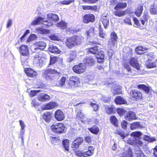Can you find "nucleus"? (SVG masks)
Segmentation results:
<instances>
[{"instance_id":"obj_36","label":"nucleus","mask_w":157,"mask_h":157,"mask_svg":"<svg viewBox=\"0 0 157 157\" xmlns=\"http://www.w3.org/2000/svg\"><path fill=\"white\" fill-rule=\"evenodd\" d=\"M147 50V48H143L140 46L136 47L135 49L136 51L138 54L140 55L143 54L145 52V51Z\"/></svg>"},{"instance_id":"obj_8","label":"nucleus","mask_w":157,"mask_h":157,"mask_svg":"<svg viewBox=\"0 0 157 157\" xmlns=\"http://www.w3.org/2000/svg\"><path fill=\"white\" fill-rule=\"evenodd\" d=\"M129 94L131 99L134 101L139 100L142 98V93L139 90H136L130 91Z\"/></svg>"},{"instance_id":"obj_4","label":"nucleus","mask_w":157,"mask_h":157,"mask_svg":"<svg viewBox=\"0 0 157 157\" xmlns=\"http://www.w3.org/2000/svg\"><path fill=\"white\" fill-rule=\"evenodd\" d=\"M20 54H21V59L23 65L28 63L27 59L29 57V48L26 45H22L19 48Z\"/></svg>"},{"instance_id":"obj_45","label":"nucleus","mask_w":157,"mask_h":157,"mask_svg":"<svg viewBox=\"0 0 157 157\" xmlns=\"http://www.w3.org/2000/svg\"><path fill=\"white\" fill-rule=\"evenodd\" d=\"M144 140L149 142H152L155 140V138L153 137H150L147 136L145 135L144 137Z\"/></svg>"},{"instance_id":"obj_43","label":"nucleus","mask_w":157,"mask_h":157,"mask_svg":"<svg viewBox=\"0 0 157 157\" xmlns=\"http://www.w3.org/2000/svg\"><path fill=\"white\" fill-rule=\"evenodd\" d=\"M98 46H95L93 47L90 48L88 49V52L89 53H91L93 54H95L98 52Z\"/></svg>"},{"instance_id":"obj_3","label":"nucleus","mask_w":157,"mask_h":157,"mask_svg":"<svg viewBox=\"0 0 157 157\" xmlns=\"http://www.w3.org/2000/svg\"><path fill=\"white\" fill-rule=\"evenodd\" d=\"M83 39V37L81 36H75L66 39V45L69 48L71 49L75 46L80 44Z\"/></svg>"},{"instance_id":"obj_33","label":"nucleus","mask_w":157,"mask_h":157,"mask_svg":"<svg viewBox=\"0 0 157 157\" xmlns=\"http://www.w3.org/2000/svg\"><path fill=\"white\" fill-rule=\"evenodd\" d=\"M142 127V126L140 124L139 122H133L130 125V128L132 130L136 128H141Z\"/></svg>"},{"instance_id":"obj_18","label":"nucleus","mask_w":157,"mask_h":157,"mask_svg":"<svg viewBox=\"0 0 157 157\" xmlns=\"http://www.w3.org/2000/svg\"><path fill=\"white\" fill-rule=\"evenodd\" d=\"M125 118L126 120L130 121L136 119L135 113L131 111L127 113Z\"/></svg>"},{"instance_id":"obj_23","label":"nucleus","mask_w":157,"mask_h":157,"mask_svg":"<svg viewBox=\"0 0 157 157\" xmlns=\"http://www.w3.org/2000/svg\"><path fill=\"white\" fill-rule=\"evenodd\" d=\"M130 64L136 70H139L140 69L139 64L136 58H132L130 61Z\"/></svg>"},{"instance_id":"obj_41","label":"nucleus","mask_w":157,"mask_h":157,"mask_svg":"<svg viewBox=\"0 0 157 157\" xmlns=\"http://www.w3.org/2000/svg\"><path fill=\"white\" fill-rule=\"evenodd\" d=\"M57 26L63 29H65L67 28V24L64 21H62L57 24Z\"/></svg>"},{"instance_id":"obj_39","label":"nucleus","mask_w":157,"mask_h":157,"mask_svg":"<svg viewBox=\"0 0 157 157\" xmlns=\"http://www.w3.org/2000/svg\"><path fill=\"white\" fill-rule=\"evenodd\" d=\"M62 143L65 150L67 151H68L69 147V140L67 139L64 140L62 141Z\"/></svg>"},{"instance_id":"obj_29","label":"nucleus","mask_w":157,"mask_h":157,"mask_svg":"<svg viewBox=\"0 0 157 157\" xmlns=\"http://www.w3.org/2000/svg\"><path fill=\"white\" fill-rule=\"evenodd\" d=\"M121 157H132V152L131 149L129 147L127 151L121 154Z\"/></svg>"},{"instance_id":"obj_17","label":"nucleus","mask_w":157,"mask_h":157,"mask_svg":"<svg viewBox=\"0 0 157 157\" xmlns=\"http://www.w3.org/2000/svg\"><path fill=\"white\" fill-rule=\"evenodd\" d=\"M95 60L91 57H86L83 60V63L86 66H92L94 64Z\"/></svg>"},{"instance_id":"obj_56","label":"nucleus","mask_w":157,"mask_h":157,"mask_svg":"<svg viewBox=\"0 0 157 157\" xmlns=\"http://www.w3.org/2000/svg\"><path fill=\"white\" fill-rule=\"evenodd\" d=\"M12 21L10 19H9L6 23V27L7 28H8L11 27L12 25Z\"/></svg>"},{"instance_id":"obj_9","label":"nucleus","mask_w":157,"mask_h":157,"mask_svg":"<svg viewBox=\"0 0 157 157\" xmlns=\"http://www.w3.org/2000/svg\"><path fill=\"white\" fill-rule=\"evenodd\" d=\"M86 33L88 39L93 38L95 35L94 33V28L93 27H90L87 31ZM89 43L91 44H97V41L96 40H94V38H93L91 40L89 39Z\"/></svg>"},{"instance_id":"obj_48","label":"nucleus","mask_w":157,"mask_h":157,"mask_svg":"<svg viewBox=\"0 0 157 157\" xmlns=\"http://www.w3.org/2000/svg\"><path fill=\"white\" fill-rule=\"evenodd\" d=\"M37 30L39 33L42 34H47L48 33V31L41 28H38Z\"/></svg>"},{"instance_id":"obj_16","label":"nucleus","mask_w":157,"mask_h":157,"mask_svg":"<svg viewBox=\"0 0 157 157\" xmlns=\"http://www.w3.org/2000/svg\"><path fill=\"white\" fill-rule=\"evenodd\" d=\"M83 141L82 138L79 137L76 139L72 143L71 147L73 148H77Z\"/></svg>"},{"instance_id":"obj_6","label":"nucleus","mask_w":157,"mask_h":157,"mask_svg":"<svg viewBox=\"0 0 157 157\" xmlns=\"http://www.w3.org/2000/svg\"><path fill=\"white\" fill-rule=\"evenodd\" d=\"M44 18L41 17H38L36 19L34 20L31 23L32 25H36L38 24L40 22H42V24L44 25V27L48 28L53 25L52 22H49L48 21H44Z\"/></svg>"},{"instance_id":"obj_58","label":"nucleus","mask_w":157,"mask_h":157,"mask_svg":"<svg viewBox=\"0 0 157 157\" xmlns=\"http://www.w3.org/2000/svg\"><path fill=\"white\" fill-rule=\"evenodd\" d=\"M36 37V36L34 34H31L28 38V40L29 41H31L35 40Z\"/></svg>"},{"instance_id":"obj_35","label":"nucleus","mask_w":157,"mask_h":157,"mask_svg":"<svg viewBox=\"0 0 157 157\" xmlns=\"http://www.w3.org/2000/svg\"><path fill=\"white\" fill-rule=\"evenodd\" d=\"M66 78L65 77H62L60 80H59L58 82L57 83V86L59 87H63L64 86V87H66Z\"/></svg>"},{"instance_id":"obj_59","label":"nucleus","mask_w":157,"mask_h":157,"mask_svg":"<svg viewBox=\"0 0 157 157\" xmlns=\"http://www.w3.org/2000/svg\"><path fill=\"white\" fill-rule=\"evenodd\" d=\"M115 112V110L113 108H109L108 109L107 111V114H112Z\"/></svg>"},{"instance_id":"obj_21","label":"nucleus","mask_w":157,"mask_h":157,"mask_svg":"<svg viewBox=\"0 0 157 157\" xmlns=\"http://www.w3.org/2000/svg\"><path fill=\"white\" fill-rule=\"evenodd\" d=\"M121 86L118 85H113V86L112 91L114 95L118 94H120L121 92Z\"/></svg>"},{"instance_id":"obj_61","label":"nucleus","mask_w":157,"mask_h":157,"mask_svg":"<svg viewBox=\"0 0 157 157\" xmlns=\"http://www.w3.org/2000/svg\"><path fill=\"white\" fill-rule=\"evenodd\" d=\"M19 122L20 125L21 127V129H25V128L26 126L23 121L21 120H20L19 121Z\"/></svg>"},{"instance_id":"obj_34","label":"nucleus","mask_w":157,"mask_h":157,"mask_svg":"<svg viewBox=\"0 0 157 157\" xmlns=\"http://www.w3.org/2000/svg\"><path fill=\"white\" fill-rule=\"evenodd\" d=\"M76 54V51H71L70 53V57L67 59V61L69 62L73 61L75 58Z\"/></svg>"},{"instance_id":"obj_10","label":"nucleus","mask_w":157,"mask_h":157,"mask_svg":"<svg viewBox=\"0 0 157 157\" xmlns=\"http://www.w3.org/2000/svg\"><path fill=\"white\" fill-rule=\"evenodd\" d=\"M127 143L128 144L136 146L137 147L141 146L143 144L142 142L138 138L132 136L128 139Z\"/></svg>"},{"instance_id":"obj_40","label":"nucleus","mask_w":157,"mask_h":157,"mask_svg":"<svg viewBox=\"0 0 157 157\" xmlns=\"http://www.w3.org/2000/svg\"><path fill=\"white\" fill-rule=\"evenodd\" d=\"M88 129L92 133L95 134H97L99 131L98 128L96 126L89 128Z\"/></svg>"},{"instance_id":"obj_5","label":"nucleus","mask_w":157,"mask_h":157,"mask_svg":"<svg viewBox=\"0 0 157 157\" xmlns=\"http://www.w3.org/2000/svg\"><path fill=\"white\" fill-rule=\"evenodd\" d=\"M80 83L79 78L76 76L71 77L66 82V88L73 89L78 86Z\"/></svg>"},{"instance_id":"obj_38","label":"nucleus","mask_w":157,"mask_h":157,"mask_svg":"<svg viewBox=\"0 0 157 157\" xmlns=\"http://www.w3.org/2000/svg\"><path fill=\"white\" fill-rule=\"evenodd\" d=\"M137 87L139 89L143 90L147 93L148 94L149 93V88L146 85L144 84H139L137 86Z\"/></svg>"},{"instance_id":"obj_46","label":"nucleus","mask_w":157,"mask_h":157,"mask_svg":"<svg viewBox=\"0 0 157 157\" xmlns=\"http://www.w3.org/2000/svg\"><path fill=\"white\" fill-rule=\"evenodd\" d=\"M50 138L51 142L52 144L58 143L59 140V137L51 136Z\"/></svg>"},{"instance_id":"obj_44","label":"nucleus","mask_w":157,"mask_h":157,"mask_svg":"<svg viewBox=\"0 0 157 157\" xmlns=\"http://www.w3.org/2000/svg\"><path fill=\"white\" fill-rule=\"evenodd\" d=\"M149 11L151 14H157V6L156 7L153 6H151Z\"/></svg>"},{"instance_id":"obj_1","label":"nucleus","mask_w":157,"mask_h":157,"mask_svg":"<svg viewBox=\"0 0 157 157\" xmlns=\"http://www.w3.org/2000/svg\"><path fill=\"white\" fill-rule=\"evenodd\" d=\"M56 61V59L55 57H51L50 63L48 67V68L43 73V75L48 80L52 79V76H56L57 78L59 76L60 73L55 69V65H54Z\"/></svg>"},{"instance_id":"obj_30","label":"nucleus","mask_w":157,"mask_h":157,"mask_svg":"<svg viewBox=\"0 0 157 157\" xmlns=\"http://www.w3.org/2000/svg\"><path fill=\"white\" fill-rule=\"evenodd\" d=\"M143 10V6L141 5H139L136 9L135 13V15L138 17H140L142 14Z\"/></svg>"},{"instance_id":"obj_2","label":"nucleus","mask_w":157,"mask_h":157,"mask_svg":"<svg viewBox=\"0 0 157 157\" xmlns=\"http://www.w3.org/2000/svg\"><path fill=\"white\" fill-rule=\"evenodd\" d=\"M111 4L114 5L117 4L114 8L115 11H113V14L116 16L121 17L124 16L126 13L125 11L121 10L125 8L127 6V3L124 2H119L117 3V0H110Z\"/></svg>"},{"instance_id":"obj_64","label":"nucleus","mask_w":157,"mask_h":157,"mask_svg":"<svg viewBox=\"0 0 157 157\" xmlns=\"http://www.w3.org/2000/svg\"><path fill=\"white\" fill-rule=\"evenodd\" d=\"M148 15L147 13H144L143 16L141 17V19L147 22V21Z\"/></svg>"},{"instance_id":"obj_24","label":"nucleus","mask_w":157,"mask_h":157,"mask_svg":"<svg viewBox=\"0 0 157 157\" xmlns=\"http://www.w3.org/2000/svg\"><path fill=\"white\" fill-rule=\"evenodd\" d=\"M37 98L39 101L44 102L49 100L50 99V97L47 94H41L39 95Z\"/></svg>"},{"instance_id":"obj_57","label":"nucleus","mask_w":157,"mask_h":157,"mask_svg":"<svg viewBox=\"0 0 157 157\" xmlns=\"http://www.w3.org/2000/svg\"><path fill=\"white\" fill-rule=\"evenodd\" d=\"M147 67L148 68L155 67L154 63L150 61L147 64Z\"/></svg>"},{"instance_id":"obj_62","label":"nucleus","mask_w":157,"mask_h":157,"mask_svg":"<svg viewBox=\"0 0 157 157\" xmlns=\"http://www.w3.org/2000/svg\"><path fill=\"white\" fill-rule=\"evenodd\" d=\"M121 124L122 127L123 129H125L127 128V122L125 121H123Z\"/></svg>"},{"instance_id":"obj_27","label":"nucleus","mask_w":157,"mask_h":157,"mask_svg":"<svg viewBox=\"0 0 157 157\" xmlns=\"http://www.w3.org/2000/svg\"><path fill=\"white\" fill-rule=\"evenodd\" d=\"M115 102L117 104L121 105L126 103V101L120 96L117 97L114 100Z\"/></svg>"},{"instance_id":"obj_22","label":"nucleus","mask_w":157,"mask_h":157,"mask_svg":"<svg viewBox=\"0 0 157 157\" xmlns=\"http://www.w3.org/2000/svg\"><path fill=\"white\" fill-rule=\"evenodd\" d=\"M47 17L48 20L52 21L54 22H56L59 21V18L58 15L56 14L52 13H49L47 14ZM49 22V21H48ZM50 22V21H49Z\"/></svg>"},{"instance_id":"obj_47","label":"nucleus","mask_w":157,"mask_h":157,"mask_svg":"<svg viewBox=\"0 0 157 157\" xmlns=\"http://www.w3.org/2000/svg\"><path fill=\"white\" fill-rule=\"evenodd\" d=\"M41 91L40 90H31L29 93V94L31 97H33L35 96L38 93Z\"/></svg>"},{"instance_id":"obj_7","label":"nucleus","mask_w":157,"mask_h":157,"mask_svg":"<svg viewBox=\"0 0 157 157\" xmlns=\"http://www.w3.org/2000/svg\"><path fill=\"white\" fill-rule=\"evenodd\" d=\"M43 53L42 52H39L34 56L33 62L34 64H38V65L41 67L43 65Z\"/></svg>"},{"instance_id":"obj_42","label":"nucleus","mask_w":157,"mask_h":157,"mask_svg":"<svg viewBox=\"0 0 157 157\" xmlns=\"http://www.w3.org/2000/svg\"><path fill=\"white\" fill-rule=\"evenodd\" d=\"M110 121L112 124L116 127L118 126V120L114 116H112L110 117Z\"/></svg>"},{"instance_id":"obj_13","label":"nucleus","mask_w":157,"mask_h":157,"mask_svg":"<svg viewBox=\"0 0 157 157\" xmlns=\"http://www.w3.org/2000/svg\"><path fill=\"white\" fill-rule=\"evenodd\" d=\"M94 21L95 17L93 14H86L83 16V22L87 24L90 22H93Z\"/></svg>"},{"instance_id":"obj_28","label":"nucleus","mask_w":157,"mask_h":157,"mask_svg":"<svg viewBox=\"0 0 157 157\" xmlns=\"http://www.w3.org/2000/svg\"><path fill=\"white\" fill-rule=\"evenodd\" d=\"M57 106V104L54 102H51L46 104L44 108L45 109H52Z\"/></svg>"},{"instance_id":"obj_55","label":"nucleus","mask_w":157,"mask_h":157,"mask_svg":"<svg viewBox=\"0 0 157 157\" xmlns=\"http://www.w3.org/2000/svg\"><path fill=\"white\" fill-rule=\"evenodd\" d=\"M84 157H88L91 155L93 154L91 151L88 150L86 151H84Z\"/></svg>"},{"instance_id":"obj_26","label":"nucleus","mask_w":157,"mask_h":157,"mask_svg":"<svg viewBox=\"0 0 157 157\" xmlns=\"http://www.w3.org/2000/svg\"><path fill=\"white\" fill-rule=\"evenodd\" d=\"M35 48H38L40 49H43L46 46V44L43 41H39L36 43L35 44Z\"/></svg>"},{"instance_id":"obj_54","label":"nucleus","mask_w":157,"mask_h":157,"mask_svg":"<svg viewBox=\"0 0 157 157\" xmlns=\"http://www.w3.org/2000/svg\"><path fill=\"white\" fill-rule=\"evenodd\" d=\"M117 113L120 115L123 114L125 113V111L122 108H118L117 109Z\"/></svg>"},{"instance_id":"obj_19","label":"nucleus","mask_w":157,"mask_h":157,"mask_svg":"<svg viewBox=\"0 0 157 157\" xmlns=\"http://www.w3.org/2000/svg\"><path fill=\"white\" fill-rule=\"evenodd\" d=\"M25 72L27 75L29 77H35L37 75L36 72L31 68H25Z\"/></svg>"},{"instance_id":"obj_12","label":"nucleus","mask_w":157,"mask_h":157,"mask_svg":"<svg viewBox=\"0 0 157 157\" xmlns=\"http://www.w3.org/2000/svg\"><path fill=\"white\" fill-rule=\"evenodd\" d=\"M73 70L75 73L81 74L85 71V67L84 64L82 63L78 65H74L73 67Z\"/></svg>"},{"instance_id":"obj_49","label":"nucleus","mask_w":157,"mask_h":157,"mask_svg":"<svg viewBox=\"0 0 157 157\" xmlns=\"http://www.w3.org/2000/svg\"><path fill=\"white\" fill-rule=\"evenodd\" d=\"M141 133L140 132H135L131 134V136L138 138V137L141 136Z\"/></svg>"},{"instance_id":"obj_50","label":"nucleus","mask_w":157,"mask_h":157,"mask_svg":"<svg viewBox=\"0 0 157 157\" xmlns=\"http://www.w3.org/2000/svg\"><path fill=\"white\" fill-rule=\"evenodd\" d=\"M90 106L92 107L94 111H97L98 109V106L95 103H92V102L90 104Z\"/></svg>"},{"instance_id":"obj_11","label":"nucleus","mask_w":157,"mask_h":157,"mask_svg":"<svg viewBox=\"0 0 157 157\" xmlns=\"http://www.w3.org/2000/svg\"><path fill=\"white\" fill-rule=\"evenodd\" d=\"M51 128L53 132L60 134L64 132L65 127L62 124L59 123L58 124L52 125Z\"/></svg>"},{"instance_id":"obj_51","label":"nucleus","mask_w":157,"mask_h":157,"mask_svg":"<svg viewBox=\"0 0 157 157\" xmlns=\"http://www.w3.org/2000/svg\"><path fill=\"white\" fill-rule=\"evenodd\" d=\"M85 115L82 112V110H80L77 112V114H76L77 117H80V118H82Z\"/></svg>"},{"instance_id":"obj_63","label":"nucleus","mask_w":157,"mask_h":157,"mask_svg":"<svg viewBox=\"0 0 157 157\" xmlns=\"http://www.w3.org/2000/svg\"><path fill=\"white\" fill-rule=\"evenodd\" d=\"M117 134L120 135L122 137V139H124L125 137V136L124 133V132L123 131H118L117 132Z\"/></svg>"},{"instance_id":"obj_60","label":"nucleus","mask_w":157,"mask_h":157,"mask_svg":"<svg viewBox=\"0 0 157 157\" xmlns=\"http://www.w3.org/2000/svg\"><path fill=\"white\" fill-rule=\"evenodd\" d=\"M99 33L100 36L102 38H104L105 34L103 32L102 29L101 28L99 29Z\"/></svg>"},{"instance_id":"obj_14","label":"nucleus","mask_w":157,"mask_h":157,"mask_svg":"<svg viewBox=\"0 0 157 157\" xmlns=\"http://www.w3.org/2000/svg\"><path fill=\"white\" fill-rule=\"evenodd\" d=\"M117 34L115 32H112L110 35V39L108 41L109 44L114 47L117 44Z\"/></svg>"},{"instance_id":"obj_37","label":"nucleus","mask_w":157,"mask_h":157,"mask_svg":"<svg viewBox=\"0 0 157 157\" xmlns=\"http://www.w3.org/2000/svg\"><path fill=\"white\" fill-rule=\"evenodd\" d=\"M43 118L46 122H49L51 119V114L50 112H46L44 113Z\"/></svg>"},{"instance_id":"obj_53","label":"nucleus","mask_w":157,"mask_h":157,"mask_svg":"<svg viewBox=\"0 0 157 157\" xmlns=\"http://www.w3.org/2000/svg\"><path fill=\"white\" fill-rule=\"evenodd\" d=\"M74 1V0H65L64 1H61L60 3L63 5H69Z\"/></svg>"},{"instance_id":"obj_25","label":"nucleus","mask_w":157,"mask_h":157,"mask_svg":"<svg viewBox=\"0 0 157 157\" xmlns=\"http://www.w3.org/2000/svg\"><path fill=\"white\" fill-rule=\"evenodd\" d=\"M101 21L104 28L106 29L109 24V18L106 16L102 15L101 18Z\"/></svg>"},{"instance_id":"obj_15","label":"nucleus","mask_w":157,"mask_h":157,"mask_svg":"<svg viewBox=\"0 0 157 157\" xmlns=\"http://www.w3.org/2000/svg\"><path fill=\"white\" fill-rule=\"evenodd\" d=\"M56 119L58 121H61L64 119L65 116L64 113L59 109L57 110L55 114Z\"/></svg>"},{"instance_id":"obj_32","label":"nucleus","mask_w":157,"mask_h":157,"mask_svg":"<svg viewBox=\"0 0 157 157\" xmlns=\"http://www.w3.org/2000/svg\"><path fill=\"white\" fill-rule=\"evenodd\" d=\"M49 51L50 52L52 53H60V51L58 49V48L53 45H51L48 48Z\"/></svg>"},{"instance_id":"obj_20","label":"nucleus","mask_w":157,"mask_h":157,"mask_svg":"<svg viewBox=\"0 0 157 157\" xmlns=\"http://www.w3.org/2000/svg\"><path fill=\"white\" fill-rule=\"evenodd\" d=\"M104 52L102 51H99L96 55L97 61L99 63H103L104 61Z\"/></svg>"},{"instance_id":"obj_31","label":"nucleus","mask_w":157,"mask_h":157,"mask_svg":"<svg viewBox=\"0 0 157 157\" xmlns=\"http://www.w3.org/2000/svg\"><path fill=\"white\" fill-rule=\"evenodd\" d=\"M135 150V153L137 157H147L138 147H136Z\"/></svg>"},{"instance_id":"obj_52","label":"nucleus","mask_w":157,"mask_h":157,"mask_svg":"<svg viewBox=\"0 0 157 157\" xmlns=\"http://www.w3.org/2000/svg\"><path fill=\"white\" fill-rule=\"evenodd\" d=\"M76 155L79 157H84V152L78 151H76L75 152Z\"/></svg>"}]
</instances>
